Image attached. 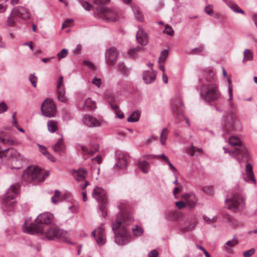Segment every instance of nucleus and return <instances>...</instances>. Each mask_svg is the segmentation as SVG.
Masks as SVG:
<instances>
[{"mask_svg":"<svg viewBox=\"0 0 257 257\" xmlns=\"http://www.w3.org/2000/svg\"><path fill=\"white\" fill-rule=\"evenodd\" d=\"M120 210L115 222L112 224V230L115 234L114 241L119 245L126 244L130 238L125 224H128L133 220L132 214L125 210V204L121 203L118 206Z\"/></svg>","mask_w":257,"mask_h":257,"instance_id":"nucleus-1","label":"nucleus"},{"mask_svg":"<svg viewBox=\"0 0 257 257\" xmlns=\"http://www.w3.org/2000/svg\"><path fill=\"white\" fill-rule=\"evenodd\" d=\"M26 224V222H25L23 226L24 232L31 234H43L49 240L61 239L66 240L68 236L66 231L62 230L55 226L44 228L41 225L34 224V223H31L28 227H27Z\"/></svg>","mask_w":257,"mask_h":257,"instance_id":"nucleus-2","label":"nucleus"},{"mask_svg":"<svg viewBox=\"0 0 257 257\" xmlns=\"http://www.w3.org/2000/svg\"><path fill=\"white\" fill-rule=\"evenodd\" d=\"M220 95L218 85L215 82H207L200 88V96L205 101H215L219 98Z\"/></svg>","mask_w":257,"mask_h":257,"instance_id":"nucleus-3","label":"nucleus"},{"mask_svg":"<svg viewBox=\"0 0 257 257\" xmlns=\"http://www.w3.org/2000/svg\"><path fill=\"white\" fill-rule=\"evenodd\" d=\"M225 205L227 209L236 212L245 208V200L241 195L236 193L225 200Z\"/></svg>","mask_w":257,"mask_h":257,"instance_id":"nucleus-4","label":"nucleus"},{"mask_svg":"<svg viewBox=\"0 0 257 257\" xmlns=\"http://www.w3.org/2000/svg\"><path fill=\"white\" fill-rule=\"evenodd\" d=\"M29 11L23 7H16L13 9L11 15L8 17L7 22V25L9 27H13L15 26L16 17L22 19H27L30 17Z\"/></svg>","mask_w":257,"mask_h":257,"instance_id":"nucleus-5","label":"nucleus"},{"mask_svg":"<svg viewBox=\"0 0 257 257\" xmlns=\"http://www.w3.org/2000/svg\"><path fill=\"white\" fill-rule=\"evenodd\" d=\"M92 196L99 203V209L102 212V216L103 217H105L106 212L105 211V208L107 203L106 192L103 189L96 186L94 188Z\"/></svg>","mask_w":257,"mask_h":257,"instance_id":"nucleus-6","label":"nucleus"},{"mask_svg":"<svg viewBox=\"0 0 257 257\" xmlns=\"http://www.w3.org/2000/svg\"><path fill=\"white\" fill-rule=\"evenodd\" d=\"M41 170L36 166H29L24 172L22 174V181L26 183H30L37 179L39 181H43L44 177L40 179Z\"/></svg>","mask_w":257,"mask_h":257,"instance_id":"nucleus-7","label":"nucleus"},{"mask_svg":"<svg viewBox=\"0 0 257 257\" xmlns=\"http://www.w3.org/2000/svg\"><path fill=\"white\" fill-rule=\"evenodd\" d=\"M96 12L98 18L107 22H115L119 18L118 14L112 9L101 7L98 8Z\"/></svg>","mask_w":257,"mask_h":257,"instance_id":"nucleus-8","label":"nucleus"},{"mask_svg":"<svg viewBox=\"0 0 257 257\" xmlns=\"http://www.w3.org/2000/svg\"><path fill=\"white\" fill-rule=\"evenodd\" d=\"M19 193V186L13 185L10 186L4 197L3 205L13 208L16 202L12 201Z\"/></svg>","mask_w":257,"mask_h":257,"instance_id":"nucleus-9","label":"nucleus"},{"mask_svg":"<svg viewBox=\"0 0 257 257\" xmlns=\"http://www.w3.org/2000/svg\"><path fill=\"white\" fill-rule=\"evenodd\" d=\"M23 156L13 148H9L0 151V159L3 161H21Z\"/></svg>","mask_w":257,"mask_h":257,"instance_id":"nucleus-10","label":"nucleus"},{"mask_svg":"<svg viewBox=\"0 0 257 257\" xmlns=\"http://www.w3.org/2000/svg\"><path fill=\"white\" fill-rule=\"evenodd\" d=\"M41 112L47 117H53L56 115V107L53 101L49 98L46 99L41 105Z\"/></svg>","mask_w":257,"mask_h":257,"instance_id":"nucleus-11","label":"nucleus"},{"mask_svg":"<svg viewBox=\"0 0 257 257\" xmlns=\"http://www.w3.org/2000/svg\"><path fill=\"white\" fill-rule=\"evenodd\" d=\"M224 153H228L230 156L236 157L239 163L242 161H247L249 159V153L245 148L240 147L234 149V151H229L227 149L223 148Z\"/></svg>","mask_w":257,"mask_h":257,"instance_id":"nucleus-12","label":"nucleus"},{"mask_svg":"<svg viewBox=\"0 0 257 257\" xmlns=\"http://www.w3.org/2000/svg\"><path fill=\"white\" fill-rule=\"evenodd\" d=\"M118 51L116 48L112 47L107 49L105 53V61L109 66H114L117 60Z\"/></svg>","mask_w":257,"mask_h":257,"instance_id":"nucleus-13","label":"nucleus"},{"mask_svg":"<svg viewBox=\"0 0 257 257\" xmlns=\"http://www.w3.org/2000/svg\"><path fill=\"white\" fill-rule=\"evenodd\" d=\"M184 223L180 224V225L183 226L181 228L183 233H185L192 231L196 226L197 224V219L195 216L188 217L183 219Z\"/></svg>","mask_w":257,"mask_h":257,"instance_id":"nucleus-14","label":"nucleus"},{"mask_svg":"<svg viewBox=\"0 0 257 257\" xmlns=\"http://www.w3.org/2000/svg\"><path fill=\"white\" fill-rule=\"evenodd\" d=\"M238 122L236 116L233 114H231L226 116L224 124V130L226 133L234 130L235 125Z\"/></svg>","mask_w":257,"mask_h":257,"instance_id":"nucleus-15","label":"nucleus"},{"mask_svg":"<svg viewBox=\"0 0 257 257\" xmlns=\"http://www.w3.org/2000/svg\"><path fill=\"white\" fill-rule=\"evenodd\" d=\"M53 220V215L50 213H43L39 214L36 219V224L41 225L44 228L47 226L44 225L51 223Z\"/></svg>","mask_w":257,"mask_h":257,"instance_id":"nucleus-16","label":"nucleus"},{"mask_svg":"<svg viewBox=\"0 0 257 257\" xmlns=\"http://www.w3.org/2000/svg\"><path fill=\"white\" fill-rule=\"evenodd\" d=\"M92 236L94 237L97 244L103 245L105 242V234L104 229L102 226H99L96 230L91 232Z\"/></svg>","mask_w":257,"mask_h":257,"instance_id":"nucleus-17","label":"nucleus"},{"mask_svg":"<svg viewBox=\"0 0 257 257\" xmlns=\"http://www.w3.org/2000/svg\"><path fill=\"white\" fill-rule=\"evenodd\" d=\"M182 198L185 200L186 205L190 209H193L195 207L198 198L195 194H185L182 195Z\"/></svg>","mask_w":257,"mask_h":257,"instance_id":"nucleus-18","label":"nucleus"},{"mask_svg":"<svg viewBox=\"0 0 257 257\" xmlns=\"http://www.w3.org/2000/svg\"><path fill=\"white\" fill-rule=\"evenodd\" d=\"M83 121L88 127H97L101 124L99 120L90 115H85L83 118Z\"/></svg>","mask_w":257,"mask_h":257,"instance_id":"nucleus-19","label":"nucleus"},{"mask_svg":"<svg viewBox=\"0 0 257 257\" xmlns=\"http://www.w3.org/2000/svg\"><path fill=\"white\" fill-rule=\"evenodd\" d=\"M138 43L142 45H146L148 43V36L143 28H139L136 34Z\"/></svg>","mask_w":257,"mask_h":257,"instance_id":"nucleus-20","label":"nucleus"},{"mask_svg":"<svg viewBox=\"0 0 257 257\" xmlns=\"http://www.w3.org/2000/svg\"><path fill=\"white\" fill-rule=\"evenodd\" d=\"M156 73L152 69L145 71L143 74V79L146 84L153 83L156 80Z\"/></svg>","mask_w":257,"mask_h":257,"instance_id":"nucleus-21","label":"nucleus"},{"mask_svg":"<svg viewBox=\"0 0 257 257\" xmlns=\"http://www.w3.org/2000/svg\"><path fill=\"white\" fill-rule=\"evenodd\" d=\"M245 175V176L243 177V179L245 182H249L251 180L254 184H255L256 181L254 177L252 167L249 163L246 164Z\"/></svg>","mask_w":257,"mask_h":257,"instance_id":"nucleus-22","label":"nucleus"},{"mask_svg":"<svg viewBox=\"0 0 257 257\" xmlns=\"http://www.w3.org/2000/svg\"><path fill=\"white\" fill-rule=\"evenodd\" d=\"M73 176L77 181H83L87 176V171L83 168H80L73 171Z\"/></svg>","mask_w":257,"mask_h":257,"instance_id":"nucleus-23","label":"nucleus"},{"mask_svg":"<svg viewBox=\"0 0 257 257\" xmlns=\"http://www.w3.org/2000/svg\"><path fill=\"white\" fill-rule=\"evenodd\" d=\"M0 143L4 145H7L16 146L19 144V143L17 140L13 139L12 138H9L7 136L0 137Z\"/></svg>","mask_w":257,"mask_h":257,"instance_id":"nucleus-24","label":"nucleus"},{"mask_svg":"<svg viewBox=\"0 0 257 257\" xmlns=\"http://www.w3.org/2000/svg\"><path fill=\"white\" fill-rule=\"evenodd\" d=\"M186 153L190 156H196L203 154V151L202 149H199L192 145L186 150Z\"/></svg>","mask_w":257,"mask_h":257,"instance_id":"nucleus-25","label":"nucleus"},{"mask_svg":"<svg viewBox=\"0 0 257 257\" xmlns=\"http://www.w3.org/2000/svg\"><path fill=\"white\" fill-rule=\"evenodd\" d=\"M52 149L56 153L63 152L65 150V146L62 139H60L57 143L52 146Z\"/></svg>","mask_w":257,"mask_h":257,"instance_id":"nucleus-26","label":"nucleus"},{"mask_svg":"<svg viewBox=\"0 0 257 257\" xmlns=\"http://www.w3.org/2000/svg\"><path fill=\"white\" fill-rule=\"evenodd\" d=\"M243 55L242 62L244 63L247 61H251L253 59V52L250 49H245L243 51Z\"/></svg>","mask_w":257,"mask_h":257,"instance_id":"nucleus-27","label":"nucleus"},{"mask_svg":"<svg viewBox=\"0 0 257 257\" xmlns=\"http://www.w3.org/2000/svg\"><path fill=\"white\" fill-rule=\"evenodd\" d=\"M238 242L237 238L234 236L232 240H229L226 242L224 248L228 252H231L232 250L231 247L237 244Z\"/></svg>","mask_w":257,"mask_h":257,"instance_id":"nucleus-28","label":"nucleus"},{"mask_svg":"<svg viewBox=\"0 0 257 257\" xmlns=\"http://www.w3.org/2000/svg\"><path fill=\"white\" fill-rule=\"evenodd\" d=\"M64 198V195L62 194L59 191L56 190L55 195L51 198V201L53 204H57L62 201Z\"/></svg>","mask_w":257,"mask_h":257,"instance_id":"nucleus-29","label":"nucleus"},{"mask_svg":"<svg viewBox=\"0 0 257 257\" xmlns=\"http://www.w3.org/2000/svg\"><path fill=\"white\" fill-rule=\"evenodd\" d=\"M118 161L116 164V166L120 169H124L127 166V160L124 155H120L118 158Z\"/></svg>","mask_w":257,"mask_h":257,"instance_id":"nucleus-30","label":"nucleus"},{"mask_svg":"<svg viewBox=\"0 0 257 257\" xmlns=\"http://www.w3.org/2000/svg\"><path fill=\"white\" fill-rule=\"evenodd\" d=\"M173 110L178 114L182 113L183 104L181 100L178 99L173 103Z\"/></svg>","mask_w":257,"mask_h":257,"instance_id":"nucleus-31","label":"nucleus"},{"mask_svg":"<svg viewBox=\"0 0 257 257\" xmlns=\"http://www.w3.org/2000/svg\"><path fill=\"white\" fill-rule=\"evenodd\" d=\"M180 214L176 211H171L168 212L166 215L167 218L171 221H177L179 219Z\"/></svg>","mask_w":257,"mask_h":257,"instance_id":"nucleus-32","label":"nucleus"},{"mask_svg":"<svg viewBox=\"0 0 257 257\" xmlns=\"http://www.w3.org/2000/svg\"><path fill=\"white\" fill-rule=\"evenodd\" d=\"M47 127L50 132L54 133L58 130V123L55 120H49L47 122Z\"/></svg>","mask_w":257,"mask_h":257,"instance_id":"nucleus-33","label":"nucleus"},{"mask_svg":"<svg viewBox=\"0 0 257 257\" xmlns=\"http://www.w3.org/2000/svg\"><path fill=\"white\" fill-rule=\"evenodd\" d=\"M88 108L90 110L94 109L96 108L95 103L90 98H87L84 103L83 108Z\"/></svg>","mask_w":257,"mask_h":257,"instance_id":"nucleus-34","label":"nucleus"},{"mask_svg":"<svg viewBox=\"0 0 257 257\" xmlns=\"http://www.w3.org/2000/svg\"><path fill=\"white\" fill-rule=\"evenodd\" d=\"M133 11L136 19L139 21H142L143 20V15L140 8L136 6L133 7Z\"/></svg>","mask_w":257,"mask_h":257,"instance_id":"nucleus-35","label":"nucleus"},{"mask_svg":"<svg viewBox=\"0 0 257 257\" xmlns=\"http://www.w3.org/2000/svg\"><path fill=\"white\" fill-rule=\"evenodd\" d=\"M139 167L144 173H147L149 171L150 164L146 161L138 162Z\"/></svg>","mask_w":257,"mask_h":257,"instance_id":"nucleus-36","label":"nucleus"},{"mask_svg":"<svg viewBox=\"0 0 257 257\" xmlns=\"http://www.w3.org/2000/svg\"><path fill=\"white\" fill-rule=\"evenodd\" d=\"M227 81L228 83V94H229V100L228 104L231 108L233 107V103L231 102L233 99V93H232V87L231 85V81L230 79L228 78Z\"/></svg>","mask_w":257,"mask_h":257,"instance_id":"nucleus-37","label":"nucleus"},{"mask_svg":"<svg viewBox=\"0 0 257 257\" xmlns=\"http://www.w3.org/2000/svg\"><path fill=\"white\" fill-rule=\"evenodd\" d=\"M118 71L122 75H127L129 72V70L126 68L123 62H119L117 65Z\"/></svg>","mask_w":257,"mask_h":257,"instance_id":"nucleus-38","label":"nucleus"},{"mask_svg":"<svg viewBox=\"0 0 257 257\" xmlns=\"http://www.w3.org/2000/svg\"><path fill=\"white\" fill-rule=\"evenodd\" d=\"M140 112L139 111H135L133 112L130 117L127 118L128 122H136L139 120L140 117Z\"/></svg>","mask_w":257,"mask_h":257,"instance_id":"nucleus-39","label":"nucleus"},{"mask_svg":"<svg viewBox=\"0 0 257 257\" xmlns=\"http://www.w3.org/2000/svg\"><path fill=\"white\" fill-rule=\"evenodd\" d=\"M229 144L231 146H240L241 143L239 139V138L236 136H231L229 138Z\"/></svg>","mask_w":257,"mask_h":257,"instance_id":"nucleus-40","label":"nucleus"},{"mask_svg":"<svg viewBox=\"0 0 257 257\" xmlns=\"http://www.w3.org/2000/svg\"><path fill=\"white\" fill-rule=\"evenodd\" d=\"M132 230L133 234L137 236H141L144 232L143 229L137 225H135Z\"/></svg>","mask_w":257,"mask_h":257,"instance_id":"nucleus-41","label":"nucleus"},{"mask_svg":"<svg viewBox=\"0 0 257 257\" xmlns=\"http://www.w3.org/2000/svg\"><path fill=\"white\" fill-rule=\"evenodd\" d=\"M168 134V131L167 128H164L162 130L161 136H160V141L162 145H164L165 144L166 140L167 139Z\"/></svg>","mask_w":257,"mask_h":257,"instance_id":"nucleus-42","label":"nucleus"},{"mask_svg":"<svg viewBox=\"0 0 257 257\" xmlns=\"http://www.w3.org/2000/svg\"><path fill=\"white\" fill-rule=\"evenodd\" d=\"M81 150L82 151V152L84 154H87V155H88L89 156H92L94 154V153L97 151L98 150V148L97 147H96L94 150H93L92 149H89L88 148H86L85 147L83 146H81Z\"/></svg>","mask_w":257,"mask_h":257,"instance_id":"nucleus-43","label":"nucleus"},{"mask_svg":"<svg viewBox=\"0 0 257 257\" xmlns=\"http://www.w3.org/2000/svg\"><path fill=\"white\" fill-rule=\"evenodd\" d=\"M58 98L61 102H65L66 98L65 96V92L64 89H59L57 90Z\"/></svg>","mask_w":257,"mask_h":257,"instance_id":"nucleus-44","label":"nucleus"},{"mask_svg":"<svg viewBox=\"0 0 257 257\" xmlns=\"http://www.w3.org/2000/svg\"><path fill=\"white\" fill-rule=\"evenodd\" d=\"M169 54L168 50L164 49L163 50L160 55L158 61L159 63H162L165 61Z\"/></svg>","mask_w":257,"mask_h":257,"instance_id":"nucleus-45","label":"nucleus"},{"mask_svg":"<svg viewBox=\"0 0 257 257\" xmlns=\"http://www.w3.org/2000/svg\"><path fill=\"white\" fill-rule=\"evenodd\" d=\"M142 50V48L138 47L135 48L131 49L128 51V55L132 58H135L137 54V52Z\"/></svg>","mask_w":257,"mask_h":257,"instance_id":"nucleus-46","label":"nucleus"},{"mask_svg":"<svg viewBox=\"0 0 257 257\" xmlns=\"http://www.w3.org/2000/svg\"><path fill=\"white\" fill-rule=\"evenodd\" d=\"M230 8L234 12L236 13H240L242 14H244V12L236 4H232L230 6Z\"/></svg>","mask_w":257,"mask_h":257,"instance_id":"nucleus-47","label":"nucleus"},{"mask_svg":"<svg viewBox=\"0 0 257 257\" xmlns=\"http://www.w3.org/2000/svg\"><path fill=\"white\" fill-rule=\"evenodd\" d=\"M81 3L82 6L85 10L90 11L93 8V6L92 5L90 4L84 0H81Z\"/></svg>","mask_w":257,"mask_h":257,"instance_id":"nucleus-48","label":"nucleus"},{"mask_svg":"<svg viewBox=\"0 0 257 257\" xmlns=\"http://www.w3.org/2000/svg\"><path fill=\"white\" fill-rule=\"evenodd\" d=\"M29 80L32 85V86L34 87H36L37 86V77L35 75V74H31L29 76Z\"/></svg>","mask_w":257,"mask_h":257,"instance_id":"nucleus-49","label":"nucleus"},{"mask_svg":"<svg viewBox=\"0 0 257 257\" xmlns=\"http://www.w3.org/2000/svg\"><path fill=\"white\" fill-rule=\"evenodd\" d=\"M68 54V51L66 49H63L59 53L57 54V57L59 60L65 58Z\"/></svg>","mask_w":257,"mask_h":257,"instance_id":"nucleus-50","label":"nucleus"},{"mask_svg":"<svg viewBox=\"0 0 257 257\" xmlns=\"http://www.w3.org/2000/svg\"><path fill=\"white\" fill-rule=\"evenodd\" d=\"M254 253H255V249L252 248L249 250L244 251L243 253V257H250Z\"/></svg>","mask_w":257,"mask_h":257,"instance_id":"nucleus-51","label":"nucleus"},{"mask_svg":"<svg viewBox=\"0 0 257 257\" xmlns=\"http://www.w3.org/2000/svg\"><path fill=\"white\" fill-rule=\"evenodd\" d=\"M164 32L171 36H173L174 34V31L172 28L170 26L168 25L166 26Z\"/></svg>","mask_w":257,"mask_h":257,"instance_id":"nucleus-52","label":"nucleus"},{"mask_svg":"<svg viewBox=\"0 0 257 257\" xmlns=\"http://www.w3.org/2000/svg\"><path fill=\"white\" fill-rule=\"evenodd\" d=\"M204 50V47L203 46H200L198 47L195 48L192 50L191 52V54H197L199 53L202 52Z\"/></svg>","mask_w":257,"mask_h":257,"instance_id":"nucleus-53","label":"nucleus"},{"mask_svg":"<svg viewBox=\"0 0 257 257\" xmlns=\"http://www.w3.org/2000/svg\"><path fill=\"white\" fill-rule=\"evenodd\" d=\"M92 83L98 87H100L101 84V80L100 79L97 77H94L92 80Z\"/></svg>","mask_w":257,"mask_h":257,"instance_id":"nucleus-54","label":"nucleus"},{"mask_svg":"<svg viewBox=\"0 0 257 257\" xmlns=\"http://www.w3.org/2000/svg\"><path fill=\"white\" fill-rule=\"evenodd\" d=\"M73 20L72 19H67L65 21L62 25V29H64L66 27H70Z\"/></svg>","mask_w":257,"mask_h":257,"instance_id":"nucleus-55","label":"nucleus"},{"mask_svg":"<svg viewBox=\"0 0 257 257\" xmlns=\"http://www.w3.org/2000/svg\"><path fill=\"white\" fill-rule=\"evenodd\" d=\"M204 11L206 13L209 15H212L213 13V6L212 5H208L205 8Z\"/></svg>","mask_w":257,"mask_h":257,"instance_id":"nucleus-56","label":"nucleus"},{"mask_svg":"<svg viewBox=\"0 0 257 257\" xmlns=\"http://www.w3.org/2000/svg\"><path fill=\"white\" fill-rule=\"evenodd\" d=\"M8 109V107L6 103L4 102L0 103V114L6 111Z\"/></svg>","mask_w":257,"mask_h":257,"instance_id":"nucleus-57","label":"nucleus"},{"mask_svg":"<svg viewBox=\"0 0 257 257\" xmlns=\"http://www.w3.org/2000/svg\"><path fill=\"white\" fill-rule=\"evenodd\" d=\"M203 219L204 221L207 222L208 223H211L213 222H215L216 220V217H213L211 219L209 218L208 217L206 216H203Z\"/></svg>","mask_w":257,"mask_h":257,"instance_id":"nucleus-58","label":"nucleus"},{"mask_svg":"<svg viewBox=\"0 0 257 257\" xmlns=\"http://www.w3.org/2000/svg\"><path fill=\"white\" fill-rule=\"evenodd\" d=\"M175 205L179 209H181L186 205V203L183 201H180L175 202Z\"/></svg>","mask_w":257,"mask_h":257,"instance_id":"nucleus-59","label":"nucleus"},{"mask_svg":"<svg viewBox=\"0 0 257 257\" xmlns=\"http://www.w3.org/2000/svg\"><path fill=\"white\" fill-rule=\"evenodd\" d=\"M63 82V76H60L59 78L58 81V82L57 83V90H58L59 89H63V88L61 87V86L62 85Z\"/></svg>","mask_w":257,"mask_h":257,"instance_id":"nucleus-60","label":"nucleus"},{"mask_svg":"<svg viewBox=\"0 0 257 257\" xmlns=\"http://www.w3.org/2000/svg\"><path fill=\"white\" fill-rule=\"evenodd\" d=\"M159 253L156 249L151 250L148 254L149 257H157Z\"/></svg>","mask_w":257,"mask_h":257,"instance_id":"nucleus-61","label":"nucleus"},{"mask_svg":"<svg viewBox=\"0 0 257 257\" xmlns=\"http://www.w3.org/2000/svg\"><path fill=\"white\" fill-rule=\"evenodd\" d=\"M93 1L96 5H101L108 3L110 0H93Z\"/></svg>","mask_w":257,"mask_h":257,"instance_id":"nucleus-62","label":"nucleus"},{"mask_svg":"<svg viewBox=\"0 0 257 257\" xmlns=\"http://www.w3.org/2000/svg\"><path fill=\"white\" fill-rule=\"evenodd\" d=\"M40 151L44 155H46L48 152L47 151V149L45 146L39 145Z\"/></svg>","mask_w":257,"mask_h":257,"instance_id":"nucleus-63","label":"nucleus"},{"mask_svg":"<svg viewBox=\"0 0 257 257\" xmlns=\"http://www.w3.org/2000/svg\"><path fill=\"white\" fill-rule=\"evenodd\" d=\"M83 63L84 64H85V65L87 66L88 67L91 69H93L94 67V64L89 61L85 60L83 61Z\"/></svg>","mask_w":257,"mask_h":257,"instance_id":"nucleus-64","label":"nucleus"}]
</instances>
